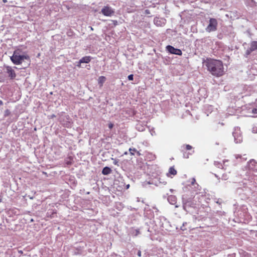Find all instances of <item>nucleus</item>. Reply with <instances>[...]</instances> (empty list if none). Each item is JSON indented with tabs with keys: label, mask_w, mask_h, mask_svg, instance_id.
<instances>
[{
	"label": "nucleus",
	"mask_w": 257,
	"mask_h": 257,
	"mask_svg": "<svg viewBox=\"0 0 257 257\" xmlns=\"http://www.w3.org/2000/svg\"><path fill=\"white\" fill-rule=\"evenodd\" d=\"M227 162V161H223V166H225V163Z\"/></svg>",
	"instance_id": "2f4dec72"
},
{
	"label": "nucleus",
	"mask_w": 257,
	"mask_h": 257,
	"mask_svg": "<svg viewBox=\"0 0 257 257\" xmlns=\"http://www.w3.org/2000/svg\"><path fill=\"white\" fill-rule=\"evenodd\" d=\"M217 22L215 19L211 18L209 20V23L206 30L207 32H210L215 31L217 29Z\"/></svg>",
	"instance_id": "20e7f679"
},
{
	"label": "nucleus",
	"mask_w": 257,
	"mask_h": 257,
	"mask_svg": "<svg viewBox=\"0 0 257 257\" xmlns=\"http://www.w3.org/2000/svg\"><path fill=\"white\" fill-rule=\"evenodd\" d=\"M168 200L171 204H175L176 202V198L175 196L171 195L168 197Z\"/></svg>",
	"instance_id": "4468645a"
},
{
	"label": "nucleus",
	"mask_w": 257,
	"mask_h": 257,
	"mask_svg": "<svg viewBox=\"0 0 257 257\" xmlns=\"http://www.w3.org/2000/svg\"><path fill=\"white\" fill-rule=\"evenodd\" d=\"M232 135L234 137L235 143H240L242 141V137L240 128L235 127L232 132Z\"/></svg>",
	"instance_id": "7ed1b4c3"
},
{
	"label": "nucleus",
	"mask_w": 257,
	"mask_h": 257,
	"mask_svg": "<svg viewBox=\"0 0 257 257\" xmlns=\"http://www.w3.org/2000/svg\"><path fill=\"white\" fill-rule=\"evenodd\" d=\"M101 13L105 16L111 17L114 14V11L109 6H104L101 10Z\"/></svg>",
	"instance_id": "39448f33"
},
{
	"label": "nucleus",
	"mask_w": 257,
	"mask_h": 257,
	"mask_svg": "<svg viewBox=\"0 0 257 257\" xmlns=\"http://www.w3.org/2000/svg\"><path fill=\"white\" fill-rule=\"evenodd\" d=\"M106 80V78L104 76H100L99 78H98V84L100 85V86H102L103 83L105 82Z\"/></svg>",
	"instance_id": "2eb2a0df"
},
{
	"label": "nucleus",
	"mask_w": 257,
	"mask_h": 257,
	"mask_svg": "<svg viewBox=\"0 0 257 257\" xmlns=\"http://www.w3.org/2000/svg\"><path fill=\"white\" fill-rule=\"evenodd\" d=\"M154 24L157 26L162 27L165 25L166 20L163 18H156L154 19Z\"/></svg>",
	"instance_id": "9d476101"
},
{
	"label": "nucleus",
	"mask_w": 257,
	"mask_h": 257,
	"mask_svg": "<svg viewBox=\"0 0 257 257\" xmlns=\"http://www.w3.org/2000/svg\"><path fill=\"white\" fill-rule=\"evenodd\" d=\"M166 48H167V51L171 54H176L177 55H182V51L181 50L175 48L173 46H167Z\"/></svg>",
	"instance_id": "423d86ee"
},
{
	"label": "nucleus",
	"mask_w": 257,
	"mask_h": 257,
	"mask_svg": "<svg viewBox=\"0 0 257 257\" xmlns=\"http://www.w3.org/2000/svg\"><path fill=\"white\" fill-rule=\"evenodd\" d=\"M184 148L186 150H191L192 147V146H191L190 145H184L183 146H182V148Z\"/></svg>",
	"instance_id": "aec40b11"
},
{
	"label": "nucleus",
	"mask_w": 257,
	"mask_h": 257,
	"mask_svg": "<svg viewBox=\"0 0 257 257\" xmlns=\"http://www.w3.org/2000/svg\"><path fill=\"white\" fill-rule=\"evenodd\" d=\"M136 232L137 233L136 234V235H137L139 233V231H138V230H136Z\"/></svg>",
	"instance_id": "72a5a7b5"
},
{
	"label": "nucleus",
	"mask_w": 257,
	"mask_h": 257,
	"mask_svg": "<svg viewBox=\"0 0 257 257\" xmlns=\"http://www.w3.org/2000/svg\"><path fill=\"white\" fill-rule=\"evenodd\" d=\"M110 172H111V169L107 167H104L102 171V173L103 175H108V174H110Z\"/></svg>",
	"instance_id": "dca6fc26"
},
{
	"label": "nucleus",
	"mask_w": 257,
	"mask_h": 257,
	"mask_svg": "<svg viewBox=\"0 0 257 257\" xmlns=\"http://www.w3.org/2000/svg\"><path fill=\"white\" fill-rule=\"evenodd\" d=\"M133 79H134V75L133 74H131L128 76V79L129 80H133Z\"/></svg>",
	"instance_id": "b1692460"
},
{
	"label": "nucleus",
	"mask_w": 257,
	"mask_h": 257,
	"mask_svg": "<svg viewBox=\"0 0 257 257\" xmlns=\"http://www.w3.org/2000/svg\"><path fill=\"white\" fill-rule=\"evenodd\" d=\"M228 179V177L226 175L223 174L222 176V179L226 180Z\"/></svg>",
	"instance_id": "393cba45"
},
{
	"label": "nucleus",
	"mask_w": 257,
	"mask_h": 257,
	"mask_svg": "<svg viewBox=\"0 0 257 257\" xmlns=\"http://www.w3.org/2000/svg\"><path fill=\"white\" fill-rule=\"evenodd\" d=\"M55 115H54V114H53V115H51V117H55Z\"/></svg>",
	"instance_id": "c9c22d12"
},
{
	"label": "nucleus",
	"mask_w": 257,
	"mask_h": 257,
	"mask_svg": "<svg viewBox=\"0 0 257 257\" xmlns=\"http://www.w3.org/2000/svg\"><path fill=\"white\" fill-rule=\"evenodd\" d=\"M203 65L212 75L219 77L225 73L223 63L220 60L207 59L203 62Z\"/></svg>",
	"instance_id": "f257e3e1"
},
{
	"label": "nucleus",
	"mask_w": 257,
	"mask_h": 257,
	"mask_svg": "<svg viewBox=\"0 0 257 257\" xmlns=\"http://www.w3.org/2000/svg\"><path fill=\"white\" fill-rule=\"evenodd\" d=\"M25 59H29V57L27 55H20L17 51H15L11 57V61L15 65L21 64Z\"/></svg>",
	"instance_id": "f03ea898"
},
{
	"label": "nucleus",
	"mask_w": 257,
	"mask_h": 257,
	"mask_svg": "<svg viewBox=\"0 0 257 257\" xmlns=\"http://www.w3.org/2000/svg\"><path fill=\"white\" fill-rule=\"evenodd\" d=\"M137 153H138V155H140V154L139 153V152H137Z\"/></svg>",
	"instance_id": "4c0bfd02"
},
{
	"label": "nucleus",
	"mask_w": 257,
	"mask_h": 257,
	"mask_svg": "<svg viewBox=\"0 0 257 257\" xmlns=\"http://www.w3.org/2000/svg\"><path fill=\"white\" fill-rule=\"evenodd\" d=\"M6 68V72L8 74L9 77L12 79H14L16 76V74L13 68L10 66H7Z\"/></svg>",
	"instance_id": "0eeeda50"
},
{
	"label": "nucleus",
	"mask_w": 257,
	"mask_h": 257,
	"mask_svg": "<svg viewBox=\"0 0 257 257\" xmlns=\"http://www.w3.org/2000/svg\"><path fill=\"white\" fill-rule=\"evenodd\" d=\"M251 112L253 114H256L257 113V106L252 108L251 110Z\"/></svg>",
	"instance_id": "4be33fe9"
},
{
	"label": "nucleus",
	"mask_w": 257,
	"mask_h": 257,
	"mask_svg": "<svg viewBox=\"0 0 257 257\" xmlns=\"http://www.w3.org/2000/svg\"><path fill=\"white\" fill-rule=\"evenodd\" d=\"M170 191H171V192H172V191H173V190H172V189H170Z\"/></svg>",
	"instance_id": "ea45409f"
},
{
	"label": "nucleus",
	"mask_w": 257,
	"mask_h": 257,
	"mask_svg": "<svg viewBox=\"0 0 257 257\" xmlns=\"http://www.w3.org/2000/svg\"><path fill=\"white\" fill-rule=\"evenodd\" d=\"M129 152L131 155H134L135 152H137V150L135 148H130Z\"/></svg>",
	"instance_id": "412c9836"
},
{
	"label": "nucleus",
	"mask_w": 257,
	"mask_h": 257,
	"mask_svg": "<svg viewBox=\"0 0 257 257\" xmlns=\"http://www.w3.org/2000/svg\"><path fill=\"white\" fill-rule=\"evenodd\" d=\"M113 126V124L112 123H109L108 124V127L110 128V129H111Z\"/></svg>",
	"instance_id": "a878e982"
},
{
	"label": "nucleus",
	"mask_w": 257,
	"mask_h": 257,
	"mask_svg": "<svg viewBox=\"0 0 257 257\" xmlns=\"http://www.w3.org/2000/svg\"><path fill=\"white\" fill-rule=\"evenodd\" d=\"M191 184L193 186L194 191L196 194H198L199 192V190H200L199 188L200 186L196 182V180L194 178H193L191 180Z\"/></svg>",
	"instance_id": "1a4fd4ad"
},
{
	"label": "nucleus",
	"mask_w": 257,
	"mask_h": 257,
	"mask_svg": "<svg viewBox=\"0 0 257 257\" xmlns=\"http://www.w3.org/2000/svg\"><path fill=\"white\" fill-rule=\"evenodd\" d=\"M214 165L218 168H221L222 169H224V166H223V165L218 162L215 161Z\"/></svg>",
	"instance_id": "6ab92c4d"
},
{
	"label": "nucleus",
	"mask_w": 257,
	"mask_h": 257,
	"mask_svg": "<svg viewBox=\"0 0 257 257\" xmlns=\"http://www.w3.org/2000/svg\"><path fill=\"white\" fill-rule=\"evenodd\" d=\"M252 51H251V47H250L249 49L247 50L246 51V54L247 55H248L250 54V53L252 52Z\"/></svg>",
	"instance_id": "5701e85b"
},
{
	"label": "nucleus",
	"mask_w": 257,
	"mask_h": 257,
	"mask_svg": "<svg viewBox=\"0 0 257 257\" xmlns=\"http://www.w3.org/2000/svg\"><path fill=\"white\" fill-rule=\"evenodd\" d=\"M0 104H2V101H0Z\"/></svg>",
	"instance_id": "58836bf2"
},
{
	"label": "nucleus",
	"mask_w": 257,
	"mask_h": 257,
	"mask_svg": "<svg viewBox=\"0 0 257 257\" xmlns=\"http://www.w3.org/2000/svg\"><path fill=\"white\" fill-rule=\"evenodd\" d=\"M151 134L152 136H153L155 134V132L153 130L151 131Z\"/></svg>",
	"instance_id": "c756f323"
},
{
	"label": "nucleus",
	"mask_w": 257,
	"mask_h": 257,
	"mask_svg": "<svg viewBox=\"0 0 257 257\" xmlns=\"http://www.w3.org/2000/svg\"><path fill=\"white\" fill-rule=\"evenodd\" d=\"M137 254H138V255L139 256H141V254H142V253H141V250H139V251H138Z\"/></svg>",
	"instance_id": "c85d7f7f"
},
{
	"label": "nucleus",
	"mask_w": 257,
	"mask_h": 257,
	"mask_svg": "<svg viewBox=\"0 0 257 257\" xmlns=\"http://www.w3.org/2000/svg\"><path fill=\"white\" fill-rule=\"evenodd\" d=\"M113 160V164L115 165H117L118 161L116 159H112Z\"/></svg>",
	"instance_id": "cd10ccee"
},
{
	"label": "nucleus",
	"mask_w": 257,
	"mask_h": 257,
	"mask_svg": "<svg viewBox=\"0 0 257 257\" xmlns=\"http://www.w3.org/2000/svg\"><path fill=\"white\" fill-rule=\"evenodd\" d=\"M3 1L4 3H6L7 2V0H3Z\"/></svg>",
	"instance_id": "473e14b6"
},
{
	"label": "nucleus",
	"mask_w": 257,
	"mask_h": 257,
	"mask_svg": "<svg viewBox=\"0 0 257 257\" xmlns=\"http://www.w3.org/2000/svg\"><path fill=\"white\" fill-rule=\"evenodd\" d=\"M256 162L254 160H251L247 163V168L249 170H255L256 169Z\"/></svg>",
	"instance_id": "9b49d317"
},
{
	"label": "nucleus",
	"mask_w": 257,
	"mask_h": 257,
	"mask_svg": "<svg viewBox=\"0 0 257 257\" xmlns=\"http://www.w3.org/2000/svg\"><path fill=\"white\" fill-rule=\"evenodd\" d=\"M177 174V171L175 169L174 167H171L169 169L168 172L167 173V176L168 177L173 178V176H174Z\"/></svg>",
	"instance_id": "f8f14e48"
},
{
	"label": "nucleus",
	"mask_w": 257,
	"mask_h": 257,
	"mask_svg": "<svg viewBox=\"0 0 257 257\" xmlns=\"http://www.w3.org/2000/svg\"><path fill=\"white\" fill-rule=\"evenodd\" d=\"M91 60V57L90 56H85L83 58H82L80 61V63H89L90 60Z\"/></svg>",
	"instance_id": "ddd939ff"
},
{
	"label": "nucleus",
	"mask_w": 257,
	"mask_h": 257,
	"mask_svg": "<svg viewBox=\"0 0 257 257\" xmlns=\"http://www.w3.org/2000/svg\"><path fill=\"white\" fill-rule=\"evenodd\" d=\"M183 155H184V157L185 158H188L189 157L188 153H184Z\"/></svg>",
	"instance_id": "bb28decb"
},
{
	"label": "nucleus",
	"mask_w": 257,
	"mask_h": 257,
	"mask_svg": "<svg viewBox=\"0 0 257 257\" xmlns=\"http://www.w3.org/2000/svg\"><path fill=\"white\" fill-rule=\"evenodd\" d=\"M252 133H257V131H256L255 128L254 127L252 128Z\"/></svg>",
	"instance_id": "7c9ffc66"
},
{
	"label": "nucleus",
	"mask_w": 257,
	"mask_h": 257,
	"mask_svg": "<svg viewBox=\"0 0 257 257\" xmlns=\"http://www.w3.org/2000/svg\"><path fill=\"white\" fill-rule=\"evenodd\" d=\"M167 182L165 181H162L161 178H160L158 182H154L153 181L145 182H144L143 185L146 186L147 184H155L156 186H159L160 184L166 185Z\"/></svg>",
	"instance_id": "6e6552de"
},
{
	"label": "nucleus",
	"mask_w": 257,
	"mask_h": 257,
	"mask_svg": "<svg viewBox=\"0 0 257 257\" xmlns=\"http://www.w3.org/2000/svg\"><path fill=\"white\" fill-rule=\"evenodd\" d=\"M129 187H130V185H127L126 186V188H127V189H128V188H129Z\"/></svg>",
	"instance_id": "f704fd0d"
},
{
	"label": "nucleus",
	"mask_w": 257,
	"mask_h": 257,
	"mask_svg": "<svg viewBox=\"0 0 257 257\" xmlns=\"http://www.w3.org/2000/svg\"><path fill=\"white\" fill-rule=\"evenodd\" d=\"M235 157L236 159H240L241 160H243L244 161L246 160V158L245 157V155H243V157H242L241 156H240V155H235Z\"/></svg>",
	"instance_id": "a211bd4d"
},
{
	"label": "nucleus",
	"mask_w": 257,
	"mask_h": 257,
	"mask_svg": "<svg viewBox=\"0 0 257 257\" xmlns=\"http://www.w3.org/2000/svg\"><path fill=\"white\" fill-rule=\"evenodd\" d=\"M140 131H143V129H142L141 130H139Z\"/></svg>",
	"instance_id": "e433bc0d"
},
{
	"label": "nucleus",
	"mask_w": 257,
	"mask_h": 257,
	"mask_svg": "<svg viewBox=\"0 0 257 257\" xmlns=\"http://www.w3.org/2000/svg\"><path fill=\"white\" fill-rule=\"evenodd\" d=\"M251 51L257 50V41H253L250 44Z\"/></svg>",
	"instance_id": "f3484780"
}]
</instances>
